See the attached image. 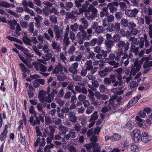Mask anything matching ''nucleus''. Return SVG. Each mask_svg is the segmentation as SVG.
<instances>
[{"mask_svg":"<svg viewBox=\"0 0 152 152\" xmlns=\"http://www.w3.org/2000/svg\"><path fill=\"white\" fill-rule=\"evenodd\" d=\"M141 64L138 61H136L134 63V65L131 67V70L129 69L126 70L125 74L126 75H129V76L132 75L134 76L136 74L139 72L141 68Z\"/></svg>","mask_w":152,"mask_h":152,"instance_id":"obj_1","label":"nucleus"},{"mask_svg":"<svg viewBox=\"0 0 152 152\" xmlns=\"http://www.w3.org/2000/svg\"><path fill=\"white\" fill-rule=\"evenodd\" d=\"M130 43L128 42L126 43L124 41H121L117 44L118 47V50L127 53L129 48Z\"/></svg>","mask_w":152,"mask_h":152,"instance_id":"obj_2","label":"nucleus"},{"mask_svg":"<svg viewBox=\"0 0 152 152\" xmlns=\"http://www.w3.org/2000/svg\"><path fill=\"white\" fill-rule=\"evenodd\" d=\"M130 135L132 140L136 143L138 142L141 138V134L140 130L137 129H134L131 132Z\"/></svg>","mask_w":152,"mask_h":152,"instance_id":"obj_3","label":"nucleus"},{"mask_svg":"<svg viewBox=\"0 0 152 152\" xmlns=\"http://www.w3.org/2000/svg\"><path fill=\"white\" fill-rule=\"evenodd\" d=\"M91 35L87 34H81L80 32H78L76 34V37L77 39L78 42L81 45L83 43L84 39L89 40L91 38Z\"/></svg>","mask_w":152,"mask_h":152,"instance_id":"obj_4","label":"nucleus"},{"mask_svg":"<svg viewBox=\"0 0 152 152\" xmlns=\"http://www.w3.org/2000/svg\"><path fill=\"white\" fill-rule=\"evenodd\" d=\"M53 30L55 33L56 40H57L61 38L63 34V30L57 25L53 26Z\"/></svg>","mask_w":152,"mask_h":152,"instance_id":"obj_5","label":"nucleus"},{"mask_svg":"<svg viewBox=\"0 0 152 152\" xmlns=\"http://www.w3.org/2000/svg\"><path fill=\"white\" fill-rule=\"evenodd\" d=\"M53 66L52 65L50 66L48 69V72L52 71V73L54 74L58 73L63 69V67L61 64L59 63L55 68L53 69Z\"/></svg>","mask_w":152,"mask_h":152,"instance_id":"obj_6","label":"nucleus"},{"mask_svg":"<svg viewBox=\"0 0 152 152\" xmlns=\"http://www.w3.org/2000/svg\"><path fill=\"white\" fill-rule=\"evenodd\" d=\"M21 4L23 6L24 11L27 13L31 10L28 7V6L31 8H33L34 7L33 4L31 2L27 1L26 0H22L21 2Z\"/></svg>","mask_w":152,"mask_h":152,"instance_id":"obj_7","label":"nucleus"},{"mask_svg":"<svg viewBox=\"0 0 152 152\" xmlns=\"http://www.w3.org/2000/svg\"><path fill=\"white\" fill-rule=\"evenodd\" d=\"M139 11V10L135 8L133 10L127 9L125 10V14L128 17L135 18Z\"/></svg>","mask_w":152,"mask_h":152,"instance_id":"obj_8","label":"nucleus"},{"mask_svg":"<svg viewBox=\"0 0 152 152\" xmlns=\"http://www.w3.org/2000/svg\"><path fill=\"white\" fill-rule=\"evenodd\" d=\"M32 65L34 66L35 69L37 70L45 72L47 69V67L45 66L38 62H33Z\"/></svg>","mask_w":152,"mask_h":152,"instance_id":"obj_9","label":"nucleus"},{"mask_svg":"<svg viewBox=\"0 0 152 152\" xmlns=\"http://www.w3.org/2000/svg\"><path fill=\"white\" fill-rule=\"evenodd\" d=\"M34 117L36 119V120H34V116L31 115L29 120L30 123L33 126H35L37 125H39L40 124V120L39 118V116L37 117V113H35L34 114Z\"/></svg>","mask_w":152,"mask_h":152,"instance_id":"obj_10","label":"nucleus"},{"mask_svg":"<svg viewBox=\"0 0 152 152\" xmlns=\"http://www.w3.org/2000/svg\"><path fill=\"white\" fill-rule=\"evenodd\" d=\"M140 140L143 142L147 143L151 140V137L147 132H143L142 133Z\"/></svg>","mask_w":152,"mask_h":152,"instance_id":"obj_11","label":"nucleus"},{"mask_svg":"<svg viewBox=\"0 0 152 152\" xmlns=\"http://www.w3.org/2000/svg\"><path fill=\"white\" fill-rule=\"evenodd\" d=\"M47 32L48 33H45L44 36L47 40L51 41L54 37L53 32L51 28H49Z\"/></svg>","mask_w":152,"mask_h":152,"instance_id":"obj_12","label":"nucleus"},{"mask_svg":"<svg viewBox=\"0 0 152 152\" xmlns=\"http://www.w3.org/2000/svg\"><path fill=\"white\" fill-rule=\"evenodd\" d=\"M141 60L143 61H145L143 64V68H147L150 69V68L152 66V61H149V58H141Z\"/></svg>","mask_w":152,"mask_h":152,"instance_id":"obj_13","label":"nucleus"},{"mask_svg":"<svg viewBox=\"0 0 152 152\" xmlns=\"http://www.w3.org/2000/svg\"><path fill=\"white\" fill-rule=\"evenodd\" d=\"M105 45L106 48L107 49V51L110 52L111 51V48L114 46L113 42L111 40L107 39L105 42Z\"/></svg>","mask_w":152,"mask_h":152,"instance_id":"obj_14","label":"nucleus"},{"mask_svg":"<svg viewBox=\"0 0 152 152\" xmlns=\"http://www.w3.org/2000/svg\"><path fill=\"white\" fill-rule=\"evenodd\" d=\"M8 126L7 125H4V129L0 136V139L1 141H4L7 137L8 133Z\"/></svg>","mask_w":152,"mask_h":152,"instance_id":"obj_15","label":"nucleus"},{"mask_svg":"<svg viewBox=\"0 0 152 152\" xmlns=\"http://www.w3.org/2000/svg\"><path fill=\"white\" fill-rule=\"evenodd\" d=\"M78 65L79 64L77 62L72 64L71 67L69 68V69L70 72L73 74H76L77 72V69L78 68Z\"/></svg>","mask_w":152,"mask_h":152,"instance_id":"obj_16","label":"nucleus"},{"mask_svg":"<svg viewBox=\"0 0 152 152\" xmlns=\"http://www.w3.org/2000/svg\"><path fill=\"white\" fill-rule=\"evenodd\" d=\"M51 47L53 49L56 50L57 52L61 51L60 45L54 41H52L51 44Z\"/></svg>","mask_w":152,"mask_h":152,"instance_id":"obj_17","label":"nucleus"},{"mask_svg":"<svg viewBox=\"0 0 152 152\" xmlns=\"http://www.w3.org/2000/svg\"><path fill=\"white\" fill-rule=\"evenodd\" d=\"M18 137L20 143H21L24 146L26 145V139L25 136L24 134H23L22 133L20 132L19 134H18Z\"/></svg>","mask_w":152,"mask_h":152,"instance_id":"obj_18","label":"nucleus"},{"mask_svg":"<svg viewBox=\"0 0 152 152\" xmlns=\"http://www.w3.org/2000/svg\"><path fill=\"white\" fill-rule=\"evenodd\" d=\"M69 117V121L72 122H75L77 120V117L75 116V114L72 112L68 113Z\"/></svg>","mask_w":152,"mask_h":152,"instance_id":"obj_19","label":"nucleus"},{"mask_svg":"<svg viewBox=\"0 0 152 152\" xmlns=\"http://www.w3.org/2000/svg\"><path fill=\"white\" fill-rule=\"evenodd\" d=\"M46 92L43 90L40 91L38 96V98L39 99V101H42L43 102V101L45 98V95Z\"/></svg>","mask_w":152,"mask_h":152,"instance_id":"obj_20","label":"nucleus"},{"mask_svg":"<svg viewBox=\"0 0 152 152\" xmlns=\"http://www.w3.org/2000/svg\"><path fill=\"white\" fill-rule=\"evenodd\" d=\"M0 5L4 7L9 8L11 7L14 8L15 5L14 4H10L5 1H3L0 2Z\"/></svg>","mask_w":152,"mask_h":152,"instance_id":"obj_21","label":"nucleus"},{"mask_svg":"<svg viewBox=\"0 0 152 152\" xmlns=\"http://www.w3.org/2000/svg\"><path fill=\"white\" fill-rule=\"evenodd\" d=\"M66 17L68 19H72L75 20L77 19L75 14L72 12H67L66 13Z\"/></svg>","mask_w":152,"mask_h":152,"instance_id":"obj_22","label":"nucleus"},{"mask_svg":"<svg viewBox=\"0 0 152 152\" xmlns=\"http://www.w3.org/2000/svg\"><path fill=\"white\" fill-rule=\"evenodd\" d=\"M59 131L61 133L63 134H65L66 132L68 131V128L62 125H60L59 127Z\"/></svg>","mask_w":152,"mask_h":152,"instance_id":"obj_23","label":"nucleus"},{"mask_svg":"<svg viewBox=\"0 0 152 152\" xmlns=\"http://www.w3.org/2000/svg\"><path fill=\"white\" fill-rule=\"evenodd\" d=\"M108 107L109 110H115L118 107L116 104H115L114 102H109Z\"/></svg>","mask_w":152,"mask_h":152,"instance_id":"obj_24","label":"nucleus"},{"mask_svg":"<svg viewBox=\"0 0 152 152\" xmlns=\"http://www.w3.org/2000/svg\"><path fill=\"white\" fill-rule=\"evenodd\" d=\"M10 26L12 30H14L15 29V25H16L17 23V22L16 20H7V23Z\"/></svg>","mask_w":152,"mask_h":152,"instance_id":"obj_25","label":"nucleus"},{"mask_svg":"<svg viewBox=\"0 0 152 152\" xmlns=\"http://www.w3.org/2000/svg\"><path fill=\"white\" fill-rule=\"evenodd\" d=\"M131 46L129 50L134 53L135 54H137L138 53L139 48L138 47H136L134 45L131 44Z\"/></svg>","mask_w":152,"mask_h":152,"instance_id":"obj_26","label":"nucleus"},{"mask_svg":"<svg viewBox=\"0 0 152 152\" xmlns=\"http://www.w3.org/2000/svg\"><path fill=\"white\" fill-rule=\"evenodd\" d=\"M105 31L104 29L102 26H97L96 28L95 32L97 34H99L104 33Z\"/></svg>","mask_w":152,"mask_h":152,"instance_id":"obj_27","label":"nucleus"},{"mask_svg":"<svg viewBox=\"0 0 152 152\" xmlns=\"http://www.w3.org/2000/svg\"><path fill=\"white\" fill-rule=\"evenodd\" d=\"M98 118V115H97V112L95 111L91 115L90 119V121H95V120L97 119Z\"/></svg>","mask_w":152,"mask_h":152,"instance_id":"obj_28","label":"nucleus"},{"mask_svg":"<svg viewBox=\"0 0 152 152\" xmlns=\"http://www.w3.org/2000/svg\"><path fill=\"white\" fill-rule=\"evenodd\" d=\"M143 39H144L145 42V45L146 48H148L150 45L149 42L148 40V36L146 34H144L143 37H142Z\"/></svg>","mask_w":152,"mask_h":152,"instance_id":"obj_29","label":"nucleus"},{"mask_svg":"<svg viewBox=\"0 0 152 152\" xmlns=\"http://www.w3.org/2000/svg\"><path fill=\"white\" fill-rule=\"evenodd\" d=\"M92 62L91 60L87 61L85 63V64L87 66L86 69L88 70H90L93 68V66L92 64Z\"/></svg>","mask_w":152,"mask_h":152,"instance_id":"obj_30","label":"nucleus"},{"mask_svg":"<svg viewBox=\"0 0 152 152\" xmlns=\"http://www.w3.org/2000/svg\"><path fill=\"white\" fill-rule=\"evenodd\" d=\"M23 42L27 45L32 46L31 39L26 37H23Z\"/></svg>","mask_w":152,"mask_h":152,"instance_id":"obj_31","label":"nucleus"},{"mask_svg":"<svg viewBox=\"0 0 152 152\" xmlns=\"http://www.w3.org/2000/svg\"><path fill=\"white\" fill-rule=\"evenodd\" d=\"M85 13V15L86 18L88 20L94 19V18L91 12L88 11L84 12Z\"/></svg>","mask_w":152,"mask_h":152,"instance_id":"obj_32","label":"nucleus"},{"mask_svg":"<svg viewBox=\"0 0 152 152\" xmlns=\"http://www.w3.org/2000/svg\"><path fill=\"white\" fill-rule=\"evenodd\" d=\"M121 136L118 134L115 133L112 136L111 140L113 141H118L121 139Z\"/></svg>","mask_w":152,"mask_h":152,"instance_id":"obj_33","label":"nucleus"},{"mask_svg":"<svg viewBox=\"0 0 152 152\" xmlns=\"http://www.w3.org/2000/svg\"><path fill=\"white\" fill-rule=\"evenodd\" d=\"M138 85V83L135 81H132L130 83V87L131 89H134L135 88L136 89V88Z\"/></svg>","mask_w":152,"mask_h":152,"instance_id":"obj_34","label":"nucleus"},{"mask_svg":"<svg viewBox=\"0 0 152 152\" xmlns=\"http://www.w3.org/2000/svg\"><path fill=\"white\" fill-rule=\"evenodd\" d=\"M19 65L20 67L24 73H29L30 72V70H28L26 67L24 66V64L23 63L19 64Z\"/></svg>","mask_w":152,"mask_h":152,"instance_id":"obj_35","label":"nucleus"},{"mask_svg":"<svg viewBox=\"0 0 152 152\" xmlns=\"http://www.w3.org/2000/svg\"><path fill=\"white\" fill-rule=\"evenodd\" d=\"M129 23L128 21L125 18H122L121 21V24L125 27L128 26Z\"/></svg>","mask_w":152,"mask_h":152,"instance_id":"obj_36","label":"nucleus"},{"mask_svg":"<svg viewBox=\"0 0 152 152\" xmlns=\"http://www.w3.org/2000/svg\"><path fill=\"white\" fill-rule=\"evenodd\" d=\"M50 20L54 23H56L57 22V17L54 15H50L49 16Z\"/></svg>","mask_w":152,"mask_h":152,"instance_id":"obj_37","label":"nucleus"},{"mask_svg":"<svg viewBox=\"0 0 152 152\" xmlns=\"http://www.w3.org/2000/svg\"><path fill=\"white\" fill-rule=\"evenodd\" d=\"M65 9L66 11H68L69 9L72 8L73 6V4L72 2H66L65 3Z\"/></svg>","mask_w":152,"mask_h":152,"instance_id":"obj_38","label":"nucleus"},{"mask_svg":"<svg viewBox=\"0 0 152 152\" xmlns=\"http://www.w3.org/2000/svg\"><path fill=\"white\" fill-rule=\"evenodd\" d=\"M138 39L135 37H130L128 41L129 42H132L131 44L133 45L136 44L137 42Z\"/></svg>","mask_w":152,"mask_h":152,"instance_id":"obj_39","label":"nucleus"},{"mask_svg":"<svg viewBox=\"0 0 152 152\" xmlns=\"http://www.w3.org/2000/svg\"><path fill=\"white\" fill-rule=\"evenodd\" d=\"M113 41V42H119L120 41V36L118 34H115L112 37Z\"/></svg>","mask_w":152,"mask_h":152,"instance_id":"obj_40","label":"nucleus"},{"mask_svg":"<svg viewBox=\"0 0 152 152\" xmlns=\"http://www.w3.org/2000/svg\"><path fill=\"white\" fill-rule=\"evenodd\" d=\"M80 20L84 27V28H87L88 26V21L84 18L80 19Z\"/></svg>","mask_w":152,"mask_h":152,"instance_id":"obj_41","label":"nucleus"},{"mask_svg":"<svg viewBox=\"0 0 152 152\" xmlns=\"http://www.w3.org/2000/svg\"><path fill=\"white\" fill-rule=\"evenodd\" d=\"M42 12L46 16L49 15L50 13L49 10V8L47 7H45V8L42 9Z\"/></svg>","mask_w":152,"mask_h":152,"instance_id":"obj_42","label":"nucleus"},{"mask_svg":"<svg viewBox=\"0 0 152 152\" xmlns=\"http://www.w3.org/2000/svg\"><path fill=\"white\" fill-rule=\"evenodd\" d=\"M124 15V13L121 12H116L115 14V17L117 19H119L122 18Z\"/></svg>","mask_w":152,"mask_h":152,"instance_id":"obj_43","label":"nucleus"},{"mask_svg":"<svg viewBox=\"0 0 152 152\" xmlns=\"http://www.w3.org/2000/svg\"><path fill=\"white\" fill-rule=\"evenodd\" d=\"M70 28L72 32H76L77 31L78 28V25L77 23H74L72 25L70 26Z\"/></svg>","mask_w":152,"mask_h":152,"instance_id":"obj_44","label":"nucleus"},{"mask_svg":"<svg viewBox=\"0 0 152 152\" xmlns=\"http://www.w3.org/2000/svg\"><path fill=\"white\" fill-rule=\"evenodd\" d=\"M49 10L51 13H54V15H58L59 14V12L55 7H53L51 9L49 8Z\"/></svg>","mask_w":152,"mask_h":152,"instance_id":"obj_45","label":"nucleus"},{"mask_svg":"<svg viewBox=\"0 0 152 152\" xmlns=\"http://www.w3.org/2000/svg\"><path fill=\"white\" fill-rule=\"evenodd\" d=\"M52 56V54L50 53H48L45 54L42 58L46 61H48Z\"/></svg>","mask_w":152,"mask_h":152,"instance_id":"obj_46","label":"nucleus"},{"mask_svg":"<svg viewBox=\"0 0 152 152\" xmlns=\"http://www.w3.org/2000/svg\"><path fill=\"white\" fill-rule=\"evenodd\" d=\"M125 128L129 130H131L132 129L133 127L131 121H129L125 126Z\"/></svg>","mask_w":152,"mask_h":152,"instance_id":"obj_47","label":"nucleus"},{"mask_svg":"<svg viewBox=\"0 0 152 152\" xmlns=\"http://www.w3.org/2000/svg\"><path fill=\"white\" fill-rule=\"evenodd\" d=\"M119 5H120V8L122 11H124L127 8L126 4L124 2H120L119 3Z\"/></svg>","mask_w":152,"mask_h":152,"instance_id":"obj_48","label":"nucleus"},{"mask_svg":"<svg viewBox=\"0 0 152 152\" xmlns=\"http://www.w3.org/2000/svg\"><path fill=\"white\" fill-rule=\"evenodd\" d=\"M69 133L71 134V136L72 138H74L76 137V132L74 129L70 130Z\"/></svg>","mask_w":152,"mask_h":152,"instance_id":"obj_49","label":"nucleus"},{"mask_svg":"<svg viewBox=\"0 0 152 152\" xmlns=\"http://www.w3.org/2000/svg\"><path fill=\"white\" fill-rule=\"evenodd\" d=\"M111 12H114L116 11L117 8L108 4L107 6Z\"/></svg>","mask_w":152,"mask_h":152,"instance_id":"obj_50","label":"nucleus"},{"mask_svg":"<svg viewBox=\"0 0 152 152\" xmlns=\"http://www.w3.org/2000/svg\"><path fill=\"white\" fill-rule=\"evenodd\" d=\"M108 64L111 66H113L114 68H117L119 66V63L114 61H109Z\"/></svg>","mask_w":152,"mask_h":152,"instance_id":"obj_51","label":"nucleus"},{"mask_svg":"<svg viewBox=\"0 0 152 152\" xmlns=\"http://www.w3.org/2000/svg\"><path fill=\"white\" fill-rule=\"evenodd\" d=\"M135 103L133 99L132 98L129 102L126 105V107L127 108H129L133 106Z\"/></svg>","mask_w":152,"mask_h":152,"instance_id":"obj_52","label":"nucleus"},{"mask_svg":"<svg viewBox=\"0 0 152 152\" xmlns=\"http://www.w3.org/2000/svg\"><path fill=\"white\" fill-rule=\"evenodd\" d=\"M130 148L131 150L134 152H137L139 151L138 147L134 144H132L131 145Z\"/></svg>","mask_w":152,"mask_h":152,"instance_id":"obj_53","label":"nucleus"},{"mask_svg":"<svg viewBox=\"0 0 152 152\" xmlns=\"http://www.w3.org/2000/svg\"><path fill=\"white\" fill-rule=\"evenodd\" d=\"M91 12H92V14L93 15L94 18L97 17L98 10L96 8L94 7H92Z\"/></svg>","mask_w":152,"mask_h":152,"instance_id":"obj_54","label":"nucleus"},{"mask_svg":"<svg viewBox=\"0 0 152 152\" xmlns=\"http://www.w3.org/2000/svg\"><path fill=\"white\" fill-rule=\"evenodd\" d=\"M34 25L33 22H30L29 23L28 30L29 32H32L34 30Z\"/></svg>","mask_w":152,"mask_h":152,"instance_id":"obj_55","label":"nucleus"},{"mask_svg":"<svg viewBox=\"0 0 152 152\" xmlns=\"http://www.w3.org/2000/svg\"><path fill=\"white\" fill-rule=\"evenodd\" d=\"M120 24L118 23H116L115 24H113L114 31L115 30L116 31H119L120 29Z\"/></svg>","mask_w":152,"mask_h":152,"instance_id":"obj_56","label":"nucleus"},{"mask_svg":"<svg viewBox=\"0 0 152 152\" xmlns=\"http://www.w3.org/2000/svg\"><path fill=\"white\" fill-rule=\"evenodd\" d=\"M128 26L129 30H132L135 28L136 26V25L133 22H129Z\"/></svg>","mask_w":152,"mask_h":152,"instance_id":"obj_57","label":"nucleus"},{"mask_svg":"<svg viewBox=\"0 0 152 152\" xmlns=\"http://www.w3.org/2000/svg\"><path fill=\"white\" fill-rule=\"evenodd\" d=\"M33 49L34 51L37 55L39 56H41L42 54L40 52H39V50L37 48V47L36 45H34L33 47Z\"/></svg>","mask_w":152,"mask_h":152,"instance_id":"obj_58","label":"nucleus"},{"mask_svg":"<svg viewBox=\"0 0 152 152\" xmlns=\"http://www.w3.org/2000/svg\"><path fill=\"white\" fill-rule=\"evenodd\" d=\"M99 88L100 92L102 93H105L107 91V88L103 85H101Z\"/></svg>","mask_w":152,"mask_h":152,"instance_id":"obj_59","label":"nucleus"},{"mask_svg":"<svg viewBox=\"0 0 152 152\" xmlns=\"http://www.w3.org/2000/svg\"><path fill=\"white\" fill-rule=\"evenodd\" d=\"M50 145H47L44 148V151H48L51 150L50 149L53 148L54 147V144L53 143H50Z\"/></svg>","mask_w":152,"mask_h":152,"instance_id":"obj_60","label":"nucleus"},{"mask_svg":"<svg viewBox=\"0 0 152 152\" xmlns=\"http://www.w3.org/2000/svg\"><path fill=\"white\" fill-rule=\"evenodd\" d=\"M108 73L107 69L105 68L104 70L99 72V74L100 76H105Z\"/></svg>","mask_w":152,"mask_h":152,"instance_id":"obj_61","label":"nucleus"},{"mask_svg":"<svg viewBox=\"0 0 152 152\" xmlns=\"http://www.w3.org/2000/svg\"><path fill=\"white\" fill-rule=\"evenodd\" d=\"M63 42L66 46H68L69 44L70 41L69 40V38L68 36H64Z\"/></svg>","mask_w":152,"mask_h":152,"instance_id":"obj_62","label":"nucleus"},{"mask_svg":"<svg viewBox=\"0 0 152 152\" xmlns=\"http://www.w3.org/2000/svg\"><path fill=\"white\" fill-rule=\"evenodd\" d=\"M132 34L133 36H136L137 34H139L140 32V30H138L135 28L132 29L131 30Z\"/></svg>","mask_w":152,"mask_h":152,"instance_id":"obj_63","label":"nucleus"},{"mask_svg":"<svg viewBox=\"0 0 152 152\" xmlns=\"http://www.w3.org/2000/svg\"><path fill=\"white\" fill-rule=\"evenodd\" d=\"M95 54L92 51L88 53V55L87 56L86 58L88 59L91 58L93 59L95 57Z\"/></svg>","mask_w":152,"mask_h":152,"instance_id":"obj_64","label":"nucleus"}]
</instances>
